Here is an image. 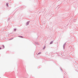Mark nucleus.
Segmentation results:
<instances>
[{
    "instance_id": "f257e3e1",
    "label": "nucleus",
    "mask_w": 78,
    "mask_h": 78,
    "mask_svg": "<svg viewBox=\"0 0 78 78\" xmlns=\"http://www.w3.org/2000/svg\"><path fill=\"white\" fill-rule=\"evenodd\" d=\"M27 25H29V22H28L27 23Z\"/></svg>"
},
{
    "instance_id": "f03ea898",
    "label": "nucleus",
    "mask_w": 78,
    "mask_h": 78,
    "mask_svg": "<svg viewBox=\"0 0 78 78\" xmlns=\"http://www.w3.org/2000/svg\"><path fill=\"white\" fill-rule=\"evenodd\" d=\"M6 5L7 6H8V3L6 4Z\"/></svg>"
},
{
    "instance_id": "7ed1b4c3",
    "label": "nucleus",
    "mask_w": 78,
    "mask_h": 78,
    "mask_svg": "<svg viewBox=\"0 0 78 78\" xmlns=\"http://www.w3.org/2000/svg\"><path fill=\"white\" fill-rule=\"evenodd\" d=\"M41 52H39V53H38V55H39V54H41Z\"/></svg>"
},
{
    "instance_id": "20e7f679",
    "label": "nucleus",
    "mask_w": 78,
    "mask_h": 78,
    "mask_svg": "<svg viewBox=\"0 0 78 78\" xmlns=\"http://www.w3.org/2000/svg\"><path fill=\"white\" fill-rule=\"evenodd\" d=\"M1 49H2V48H0V49L1 50Z\"/></svg>"
},
{
    "instance_id": "39448f33",
    "label": "nucleus",
    "mask_w": 78,
    "mask_h": 78,
    "mask_svg": "<svg viewBox=\"0 0 78 78\" xmlns=\"http://www.w3.org/2000/svg\"><path fill=\"white\" fill-rule=\"evenodd\" d=\"M4 48H5V47L4 46Z\"/></svg>"
}]
</instances>
